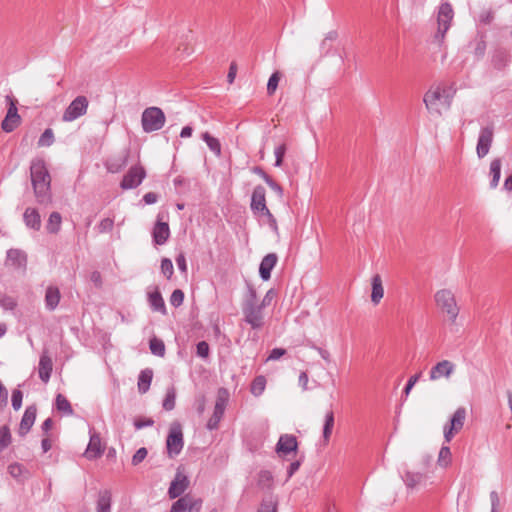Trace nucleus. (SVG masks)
I'll return each instance as SVG.
<instances>
[{
	"instance_id": "1",
	"label": "nucleus",
	"mask_w": 512,
	"mask_h": 512,
	"mask_svg": "<svg viewBox=\"0 0 512 512\" xmlns=\"http://www.w3.org/2000/svg\"><path fill=\"white\" fill-rule=\"evenodd\" d=\"M30 175L37 201L40 204L51 203V177L43 159L36 158L31 161Z\"/></svg>"
},
{
	"instance_id": "2",
	"label": "nucleus",
	"mask_w": 512,
	"mask_h": 512,
	"mask_svg": "<svg viewBox=\"0 0 512 512\" xmlns=\"http://www.w3.org/2000/svg\"><path fill=\"white\" fill-rule=\"evenodd\" d=\"M244 320L253 329H259L264 324L263 308L257 304V294L253 287H248V293L243 302Z\"/></svg>"
},
{
	"instance_id": "3",
	"label": "nucleus",
	"mask_w": 512,
	"mask_h": 512,
	"mask_svg": "<svg viewBox=\"0 0 512 512\" xmlns=\"http://www.w3.org/2000/svg\"><path fill=\"white\" fill-rule=\"evenodd\" d=\"M434 301L438 309L454 324L460 311L454 293L449 289H440L434 294Z\"/></svg>"
},
{
	"instance_id": "4",
	"label": "nucleus",
	"mask_w": 512,
	"mask_h": 512,
	"mask_svg": "<svg viewBox=\"0 0 512 512\" xmlns=\"http://www.w3.org/2000/svg\"><path fill=\"white\" fill-rule=\"evenodd\" d=\"M165 121V114L158 107L146 108L142 113V128L147 133L160 130L164 126Z\"/></svg>"
},
{
	"instance_id": "5",
	"label": "nucleus",
	"mask_w": 512,
	"mask_h": 512,
	"mask_svg": "<svg viewBox=\"0 0 512 512\" xmlns=\"http://www.w3.org/2000/svg\"><path fill=\"white\" fill-rule=\"evenodd\" d=\"M184 445L183 432L180 423L174 422L171 424L169 433L166 439V448L169 457L178 455Z\"/></svg>"
},
{
	"instance_id": "6",
	"label": "nucleus",
	"mask_w": 512,
	"mask_h": 512,
	"mask_svg": "<svg viewBox=\"0 0 512 512\" xmlns=\"http://www.w3.org/2000/svg\"><path fill=\"white\" fill-rule=\"evenodd\" d=\"M89 101L86 96H77L65 109L62 120L72 122L87 113Z\"/></svg>"
},
{
	"instance_id": "7",
	"label": "nucleus",
	"mask_w": 512,
	"mask_h": 512,
	"mask_svg": "<svg viewBox=\"0 0 512 512\" xmlns=\"http://www.w3.org/2000/svg\"><path fill=\"white\" fill-rule=\"evenodd\" d=\"M466 409L464 407H459L451 416L449 423L444 426V438L447 443H449L455 434H457L464 426L466 420Z\"/></svg>"
},
{
	"instance_id": "8",
	"label": "nucleus",
	"mask_w": 512,
	"mask_h": 512,
	"mask_svg": "<svg viewBox=\"0 0 512 512\" xmlns=\"http://www.w3.org/2000/svg\"><path fill=\"white\" fill-rule=\"evenodd\" d=\"M453 19V9L449 3H442L439 7L437 23L438 29L435 34V38L438 41H442L445 37L446 32L450 28L451 21Z\"/></svg>"
},
{
	"instance_id": "9",
	"label": "nucleus",
	"mask_w": 512,
	"mask_h": 512,
	"mask_svg": "<svg viewBox=\"0 0 512 512\" xmlns=\"http://www.w3.org/2000/svg\"><path fill=\"white\" fill-rule=\"evenodd\" d=\"M145 177L146 171L144 167L140 164L133 165L123 176V179L120 182V187L123 190L134 189L142 183Z\"/></svg>"
},
{
	"instance_id": "10",
	"label": "nucleus",
	"mask_w": 512,
	"mask_h": 512,
	"mask_svg": "<svg viewBox=\"0 0 512 512\" xmlns=\"http://www.w3.org/2000/svg\"><path fill=\"white\" fill-rule=\"evenodd\" d=\"M493 140L494 127L492 125L482 127L480 129L476 145V153L478 158L482 159L489 153Z\"/></svg>"
},
{
	"instance_id": "11",
	"label": "nucleus",
	"mask_w": 512,
	"mask_h": 512,
	"mask_svg": "<svg viewBox=\"0 0 512 512\" xmlns=\"http://www.w3.org/2000/svg\"><path fill=\"white\" fill-rule=\"evenodd\" d=\"M6 101L9 104L7 114L1 123V128L9 133L14 131L21 123V117L18 114L16 101L12 96H6Z\"/></svg>"
},
{
	"instance_id": "12",
	"label": "nucleus",
	"mask_w": 512,
	"mask_h": 512,
	"mask_svg": "<svg viewBox=\"0 0 512 512\" xmlns=\"http://www.w3.org/2000/svg\"><path fill=\"white\" fill-rule=\"evenodd\" d=\"M189 484L190 481L187 475L178 469L168 489L169 498L175 499L180 497L188 489Z\"/></svg>"
},
{
	"instance_id": "13",
	"label": "nucleus",
	"mask_w": 512,
	"mask_h": 512,
	"mask_svg": "<svg viewBox=\"0 0 512 512\" xmlns=\"http://www.w3.org/2000/svg\"><path fill=\"white\" fill-rule=\"evenodd\" d=\"M90 439L88 446L84 452V456L88 460L100 458L104 453L105 446L102 444L100 434L90 429Z\"/></svg>"
},
{
	"instance_id": "14",
	"label": "nucleus",
	"mask_w": 512,
	"mask_h": 512,
	"mask_svg": "<svg viewBox=\"0 0 512 512\" xmlns=\"http://www.w3.org/2000/svg\"><path fill=\"white\" fill-rule=\"evenodd\" d=\"M443 99V94L439 87L429 89L423 98V102L427 108V110L431 113H435L438 116L442 115V112L439 108V102Z\"/></svg>"
},
{
	"instance_id": "15",
	"label": "nucleus",
	"mask_w": 512,
	"mask_h": 512,
	"mask_svg": "<svg viewBox=\"0 0 512 512\" xmlns=\"http://www.w3.org/2000/svg\"><path fill=\"white\" fill-rule=\"evenodd\" d=\"M455 371V364L449 360H442L434 365L429 372V379L436 381L440 378H449Z\"/></svg>"
},
{
	"instance_id": "16",
	"label": "nucleus",
	"mask_w": 512,
	"mask_h": 512,
	"mask_svg": "<svg viewBox=\"0 0 512 512\" xmlns=\"http://www.w3.org/2000/svg\"><path fill=\"white\" fill-rule=\"evenodd\" d=\"M298 449L297 438L291 434H283L280 436L276 445V452L280 456H287Z\"/></svg>"
},
{
	"instance_id": "17",
	"label": "nucleus",
	"mask_w": 512,
	"mask_h": 512,
	"mask_svg": "<svg viewBox=\"0 0 512 512\" xmlns=\"http://www.w3.org/2000/svg\"><path fill=\"white\" fill-rule=\"evenodd\" d=\"M251 210L255 215L268 208L266 205V190L263 186L258 185L254 188L251 196Z\"/></svg>"
},
{
	"instance_id": "18",
	"label": "nucleus",
	"mask_w": 512,
	"mask_h": 512,
	"mask_svg": "<svg viewBox=\"0 0 512 512\" xmlns=\"http://www.w3.org/2000/svg\"><path fill=\"white\" fill-rule=\"evenodd\" d=\"M226 404V397L222 396L221 393H219L214 406L213 415L207 422V428L209 430H215L218 428L219 422L221 421L224 415Z\"/></svg>"
},
{
	"instance_id": "19",
	"label": "nucleus",
	"mask_w": 512,
	"mask_h": 512,
	"mask_svg": "<svg viewBox=\"0 0 512 512\" xmlns=\"http://www.w3.org/2000/svg\"><path fill=\"white\" fill-rule=\"evenodd\" d=\"M37 408L35 405L28 406L23 414L19 425V434L21 436L26 435L32 428L36 419Z\"/></svg>"
},
{
	"instance_id": "20",
	"label": "nucleus",
	"mask_w": 512,
	"mask_h": 512,
	"mask_svg": "<svg viewBox=\"0 0 512 512\" xmlns=\"http://www.w3.org/2000/svg\"><path fill=\"white\" fill-rule=\"evenodd\" d=\"M53 362L47 352H43L39 359L38 373L39 378L47 383L51 377Z\"/></svg>"
},
{
	"instance_id": "21",
	"label": "nucleus",
	"mask_w": 512,
	"mask_h": 512,
	"mask_svg": "<svg viewBox=\"0 0 512 512\" xmlns=\"http://www.w3.org/2000/svg\"><path fill=\"white\" fill-rule=\"evenodd\" d=\"M278 257L275 253L267 254L261 261L259 266V273L264 281H267L271 277V271L277 264Z\"/></svg>"
},
{
	"instance_id": "22",
	"label": "nucleus",
	"mask_w": 512,
	"mask_h": 512,
	"mask_svg": "<svg viewBox=\"0 0 512 512\" xmlns=\"http://www.w3.org/2000/svg\"><path fill=\"white\" fill-rule=\"evenodd\" d=\"M427 479L428 477L425 473L410 471L406 472L403 477L406 486L409 488L426 486Z\"/></svg>"
},
{
	"instance_id": "23",
	"label": "nucleus",
	"mask_w": 512,
	"mask_h": 512,
	"mask_svg": "<svg viewBox=\"0 0 512 512\" xmlns=\"http://www.w3.org/2000/svg\"><path fill=\"white\" fill-rule=\"evenodd\" d=\"M170 236L169 225L166 222L158 221L153 228V239L157 245L166 243Z\"/></svg>"
},
{
	"instance_id": "24",
	"label": "nucleus",
	"mask_w": 512,
	"mask_h": 512,
	"mask_svg": "<svg viewBox=\"0 0 512 512\" xmlns=\"http://www.w3.org/2000/svg\"><path fill=\"white\" fill-rule=\"evenodd\" d=\"M112 493L110 490H101L98 493L96 512H111Z\"/></svg>"
},
{
	"instance_id": "25",
	"label": "nucleus",
	"mask_w": 512,
	"mask_h": 512,
	"mask_svg": "<svg viewBox=\"0 0 512 512\" xmlns=\"http://www.w3.org/2000/svg\"><path fill=\"white\" fill-rule=\"evenodd\" d=\"M372 291H371V301L374 305L380 303L384 296V288L382 284V279L379 274H375L371 279Z\"/></svg>"
},
{
	"instance_id": "26",
	"label": "nucleus",
	"mask_w": 512,
	"mask_h": 512,
	"mask_svg": "<svg viewBox=\"0 0 512 512\" xmlns=\"http://www.w3.org/2000/svg\"><path fill=\"white\" fill-rule=\"evenodd\" d=\"M61 294L57 287L49 286L45 293V306L48 310L53 311L56 309L60 302Z\"/></svg>"
},
{
	"instance_id": "27",
	"label": "nucleus",
	"mask_w": 512,
	"mask_h": 512,
	"mask_svg": "<svg viewBox=\"0 0 512 512\" xmlns=\"http://www.w3.org/2000/svg\"><path fill=\"white\" fill-rule=\"evenodd\" d=\"M148 302L154 311H158L164 315L167 313L165 302L158 289L148 293Z\"/></svg>"
},
{
	"instance_id": "28",
	"label": "nucleus",
	"mask_w": 512,
	"mask_h": 512,
	"mask_svg": "<svg viewBox=\"0 0 512 512\" xmlns=\"http://www.w3.org/2000/svg\"><path fill=\"white\" fill-rule=\"evenodd\" d=\"M26 226L34 230H39L41 227V218L38 211L34 208H27L23 215Z\"/></svg>"
},
{
	"instance_id": "29",
	"label": "nucleus",
	"mask_w": 512,
	"mask_h": 512,
	"mask_svg": "<svg viewBox=\"0 0 512 512\" xmlns=\"http://www.w3.org/2000/svg\"><path fill=\"white\" fill-rule=\"evenodd\" d=\"M278 498L274 495H268L263 498L256 512H278Z\"/></svg>"
},
{
	"instance_id": "30",
	"label": "nucleus",
	"mask_w": 512,
	"mask_h": 512,
	"mask_svg": "<svg viewBox=\"0 0 512 512\" xmlns=\"http://www.w3.org/2000/svg\"><path fill=\"white\" fill-rule=\"evenodd\" d=\"M153 371L151 369L142 370L138 377V390L141 394L146 393L151 385Z\"/></svg>"
},
{
	"instance_id": "31",
	"label": "nucleus",
	"mask_w": 512,
	"mask_h": 512,
	"mask_svg": "<svg viewBox=\"0 0 512 512\" xmlns=\"http://www.w3.org/2000/svg\"><path fill=\"white\" fill-rule=\"evenodd\" d=\"M501 159L495 158L490 163V175L492 177L490 182V187L492 189L496 188L499 184L500 176H501Z\"/></svg>"
},
{
	"instance_id": "32",
	"label": "nucleus",
	"mask_w": 512,
	"mask_h": 512,
	"mask_svg": "<svg viewBox=\"0 0 512 512\" xmlns=\"http://www.w3.org/2000/svg\"><path fill=\"white\" fill-rule=\"evenodd\" d=\"M8 473L17 481H23L28 477L27 469L20 463H12L8 466Z\"/></svg>"
},
{
	"instance_id": "33",
	"label": "nucleus",
	"mask_w": 512,
	"mask_h": 512,
	"mask_svg": "<svg viewBox=\"0 0 512 512\" xmlns=\"http://www.w3.org/2000/svg\"><path fill=\"white\" fill-rule=\"evenodd\" d=\"M334 427V413L332 410L325 414L324 426H323V440L325 444H328L332 430Z\"/></svg>"
},
{
	"instance_id": "34",
	"label": "nucleus",
	"mask_w": 512,
	"mask_h": 512,
	"mask_svg": "<svg viewBox=\"0 0 512 512\" xmlns=\"http://www.w3.org/2000/svg\"><path fill=\"white\" fill-rule=\"evenodd\" d=\"M7 261L17 267L24 266L26 263V255L18 249H10L7 252Z\"/></svg>"
},
{
	"instance_id": "35",
	"label": "nucleus",
	"mask_w": 512,
	"mask_h": 512,
	"mask_svg": "<svg viewBox=\"0 0 512 512\" xmlns=\"http://www.w3.org/2000/svg\"><path fill=\"white\" fill-rule=\"evenodd\" d=\"M62 217L58 212H52L48 218L46 229L49 233H57L60 230Z\"/></svg>"
},
{
	"instance_id": "36",
	"label": "nucleus",
	"mask_w": 512,
	"mask_h": 512,
	"mask_svg": "<svg viewBox=\"0 0 512 512\" xmlns=\"http://www.w3.org/2000/svg\"><path fill=\"white\" fill-rule=\"evenodd\" d=\"M202 139L216 156L221 155V144L217 138L211 136L208 132H204Z\"/></svg>"
},
{
	"instance_id": "37",
	"label": "nucleus",
	"mask_w": 512,
	"mask_h": 512,
	"mask_svg": "<svg viewBox=\"0 0 512 512\" xmlns=\"http://www.w3.org/2000/svg\"><path fill=\"white\" fill-rule=\"evenodd\" d=\"M451 460L452 454L450 448L448 446H442L438 455V465L440 467L447 468L451 464Z\"/></svg>"
},
{
	"instance_id": "38",
	"label": "nucleus",
	"mask_w": 512,
	"mask_h": 512,
	"mask_svg": "<svg viewBox=\"0 0 512 512\" xmlns=\"http://www.w3.org/2000/svg\"><path fill=\"white\" fill-rule=\"evenodd\" d=\"M149 348L152 354L156 356L163 357L165 355V345L161 339L152 338L149 342Z\"/></svg>"
},
{
	"instance_id": "39",
	"label": "nucleus",
	"mask_w": 512,
	"mask_h": 512,
	"mask_svg": "<svg viewBox=\"0 0 512 512\" xmlns=\"http://www.w3.org/2000/svg\"><path fill=\"white\" fill-rule=\"evenodd\" d=\"M55 404H56V408H57L58 411H61V412L65 413V414H72L73 413V410H72V407L70 405V402L62 394H58L56 396V403Z\"/></svg>"
},
{
	"instance_id": "40",
	"label": "nucleus",
	"mask_w": 512,
	"mask_h": 512,
	"mask_svg": "<svg viewBox=\"0 0 512 512\" xmlns=\"http://www.w3.org/2000/svg\"><path fill=\"white\" fill-rule=\"evenodd\" d=\"M266 387V379L264 376H257L251 384V393L259 396L263 393Z\"/></svg>"
},
{
	"instance_id": "41",
	"label": "nucleus",
	"mask_w": 512,
	"mask_h": 512,
	"mask_svg": "<svg viewBox=\"0 0 512 512\" xmlns=\"http://www.w3.org/2000/svg\"><path fill=\"white\" fill-rule=\"evenodd\" d=\"M176 391L173 387L169 388L166 392L163 400V408L167 411H171L175 407Z\"/></svg>"
},
{
	"instance_id": "42",
	"label": "nucleus",
	"mask_w": 512,
	"mask_h": 512,
	"mask_svg": "<svg viewBox=\"0 0 512 512\" xmlns=\"http://www.w3.org/2000/svg\"><path fill=\"white\" fill-rule=\"evenodd\" d=\"M11 443V433L8 426L4 425L0 428V451H3Z\"/></svg>"
},
{
	"instance_id": "43",
	"label": "nucleus",
	"mask_w": 512,
	"mask_h": 512,
	"mask_svg": "<svg viewBox=\"0 0 512 512\" xmlns=\"http://www.w3.org/2000/svg\"><path fill=\"white\" fill-rule=\"evenodd\" d=\"M54 143V133L52 129L47 128L38 140V146L49 147Z\"/></svg>"
},
{
	"instance_id": "44",
	"label": "nucleus",
	"mask_w": 512,
	"mask_h": 512,
	"mask_svg": "<svg viewBox=\"0 0 512 512\" xmlns=\"http://www.w3.org/2000/svg\"><path fill=\"white\" fill-rule=\"evenodd\" d=\"M188 500L189 494L179 497V499L172 504L170 512H186Z\"/></svg>"
},
{
	"instance_id": "45",
	"label": "nucleus",
	"mask_w": 512,
	"mask_h": 512,
	"mask_svg": "<svg viewBox=\"0 0 512 512\" xmlns=\"http://www.w3.org/2000/svg\"><path fill=\"white\" fill-rule=\"evenodd\" d=\"M203 501L201 498H196L189 494V500L187 501L188 512H200L202 509Z\"/></svg>"
},
{
	"instance_id": "46",
	"label": "nucleus",
	"mask_w": 512,
	"mask_h": 512,
	"mask_svg": "<svg viewBox=\"0 0 512 512\" xmlns=\"http://www.w3.org/2000/svg\"><path fill=\"white\" fill-rule=\"evenodd\" d=\"M287 147L285 144L278 145L274 149V155H275V166L281 167L283 164V159L286 153Z\"/></svg>"
},
{
	"instance_id": "47",
	"label": "nucleus",
	"mask_w": 512,
	"mask_h": 512,
	"mask_svg": "<svg viewBox=\"0 0 512 512\" xmlns=\"http://www.w3.org/2000/svg\"><path fill=\"white\" fill-rule=\"evenodd\" d=\"M161 272L167 279H170L172 277L174 269H173L172 261L169 258L162 259Z\"/></svg>"
},
{
	"instance_id": "48",
	"label": "nucleus",
	"mask_w": 512,
	"mask_h": 512,
	"mask_svg": "<svg viewBox=\"0 0 512 512\" xmlns=\"http://www.w3.org/2000/svg\"><path fill=\"white\" fill-rule=\"evenodd\" d=\"M279 80H280L279 72H274L270 76L268 83H267V92L269 95L274 94V92L276 91V89L278 87Z\"/></svg>"
},
{
	"instance_id": "49",
	"label": "nucleus",
	"mask_w": 512,
	"mask_h": 512,
	"mask_svg": "<svg viewBox=\"0 0 512 512\" xmlns=\"http://www.w3.org/2000/svg\"><path fill=\"white\" fill-rule=\"evenodd\" d=\"M114 227V220L112 218H104L100 221V223L97 226L99 233H107L112 231Z\"/></svg>"
},
{
	"instance_id": "50",
	"label": "nucleus",
	"mask_w": 512,
	"mask_h": 512,
	"mask_svg": "<svg viewBox=\"0 0 512 512\" xmlns=\"http://www.w3.org/2000/svg\"><path fill=\"white\" fill-rule=\"evenodd\" d=\"M184 301V292L180 289H176L172 292L170 296V303L174 307H179L183 304Z\"/></svg>"
},
{
	"instance_id": "51",
	"label": "nucleus",
	"mask_w": 512,
	"mask_h": 512,
	"mask_svg": "<svg viewBox=\"0 0 512 512\" xmlns=\"http://www.w3.org/2000/svg\"><path fill=\"white\" fill-rule=\"evenodd\" d=\"M148 451L145 447L139 448L132 457V465H139L147 457Z\"/></svg>"
},
{
	"instance_id": "52",
	"label": "nucleus",
	"mask_w": 512,
	"mask_h": 512,
	"mask_svg": "<svg viewBox=\"0 0 512 512\" xmlns=\"http://www.w3.org/2000/svg\"><path fill=\"white\" fill-rule=\"evenodd\" d=\"M257 216L259 217H265L266 218V221L268 223V225L274 230V231H277L278 230V226H277V221L275 219V217L272 215V213L270 212V210L267 208L266 211H262L261 213H259Z\"/></svg>"
},
{
	"instance_id": "53",
	"label": "nucleus",
	"mask_w": 512,
	"mask_h": 512,
	"mask_svg": "<svg viewBox=\"0 0 512 512\" xmlns=\"http://www.w3.org/2000/svg\"><path fill=\"white\" fill-rule=\"evenodd\" d=\"M22 399H23V394H22V392H21L19 389H15V390H13V392H12L11 402H12V407H13L15 410H19V409L21 408V405H22Z\"/></svg>"
},
{
	"instance_id": "54",
	"label": "nucleus",
	"mask_w": 512,
	"mask_h": 512,
	"mask_svg": "<svg viewBox=\"0 0 512 512\" xmlns=\"http://www.w3.org/2000/svg\"><path fill=\"white\" fill-rule=\"evenodd\" d=\"M0 305L5 310H13L16 307L17 303L14 298L5 296L0 299Z\"/></svg>"
},
{
	"instance_id": "55",
	"label": "nucleus",
	"mask_w": 512,
	"mask_h": 512,
	"mask_svg": "<svg viewBox=\"0 0 512 512\" xmlns=\"http://www.w3.org/2000/svg\"><path fill=\"white\" fill-rule=\"evenodd\" d=\"M197 355L202 358H206L209 355V345L205 341H200L197 344Z\"/></svg>"
},
{
	"instance_id": "56",
	"label": "nucleus",
	"mask_w": 512,
	"mask_h": 512,
	"mask_svg": "<svg viewBox=\"0 0 512 512\" xmlns=\"http://www.w3.org/2000/svg\"><path fill=\"white\" fill-rule=\"evenodd\" d=\"M178 269L186 274L187 273V262L184 253H179L175 259Z\"/></svg>"
},
{
	"instance_id": "57",
	"label": "nucleus",
	"mask_w": 512,
	"mask_h": 512,
	"mask_svg": "<svg viewBox=\"0 0 512 512\" xmlns=\"http://www.w3.org/2000/svg\"><path fill=\"white\" fill-rule=\"evenodd\" d=\"M276 297V292L273 289H270L265 294L264 298L262 299L261 304H259L263 309L271 304L273 299Z\"/></svg>"
},
{
	"instance_id": "58",
	"label": "nucleus",
	"mask_w": 512,
	"mask_h": 512,
	"mask_svg": "<svg viewBox=\"0 0 512 512\" xmlns=\"http://www.w3.org/2000/svg\"><path fill=\"white\" fill-rule=\"evenodd\" d=\"M489 497L491 501V512H498L500 499L497 491H491Z\"/></svg>"
},
{
	"instance_id": "59",
	"label": "nucleus",
	"mask_w": 512,
	"mask_h": 512,
	"mask_svg": "<svg viewBox=\"0 0 512 512\" xmlns=\"http://www.w3.org/2000/svg\"><path fill=\"white\" fill-rule=\"evenodd\" d=\"M494 19V13L491 10H484L479 15V21L483 24H490Z\"/></svg>"
},
{
	"instance_id": "60",
	"label": "nucleus",
	"mask_w": 512,
	"mask_h": 512,
	"mask_svg": "<svg viewBox=\"0 0 512 512\" xmlns=\"http://www.w3.org/2000/svg\"><path fill=\"white\" fill-rule=\"evenodd\" d=\"M419 378H420V374H415V375H413V376H411V377L409 378V380H408V382H407V384H406V386H405V388H404V394H405V396H408V395H409V393H410L411 389H412V388L414 387V385L418 382Z\"/></svg>"
},
{
	"instance_id": "61",
	"label": "nucleus",
	"mask_w": 512,
	"mask_h": 512,
	"mask_svg": "<svg viewBox=\"0 0 512 512\" xmlns=\"http://www.w3.org/2000/svg\"><path fill=\"white\" fill-rule=\"evenodd\" d=\"M286 354V350L283 349V348H274L271 350L268 358H267V361H270V360H278L280 357H282L283 355Z\"/></svg>"
},
{
	"instance_id": "62",
	"label": "nucleus",
	"mask_w": 512,
	"mask_h": 512,
	"mask_svg": "<svg viewBox=\"0 0 512 512\" xmlns=\"http://www.w3.org/2000/svg\"><path fill=\"white\" fill-rule=\"evenodd\" d=\"M154 424V421L151 418L142 420V419H136L134 421V426L137 430L142 429L144 427H149Z\"/></svg>"
},
{
	"instance_id": "63",
	"label": "nucleus",
	"mask_w": 512,
	"mask_h": 512,
	"mask_svg": "<svg viewBox=\"0 0 512 512\" xmlns=\"http://www.w3.org/2000/svg\"><path fill=\"white\" fill-rule=\"evenodd\" d=\"M485 50H486V44L483 40H480L476 43V46H475V49H474V53L476 55L477 58H481L483 57L484 53H485Z\"/></svg>"
},
{
	"instance_id": "64",
	"label": "nucleus",
	"mask_w": 512,
	"mask_h": 512,
	"mask_svg": "<svg viewBox=\"0 0 512 512\" xmlns=\"http://www.w3.org/2000/svg\"><path fill=\"white\" fill-rule=\"evenodd\" d=\"M90 280L94 283L97 288L102 286V276L99 271H93L90 275Z\"/></svg>"
}]
</instances>
